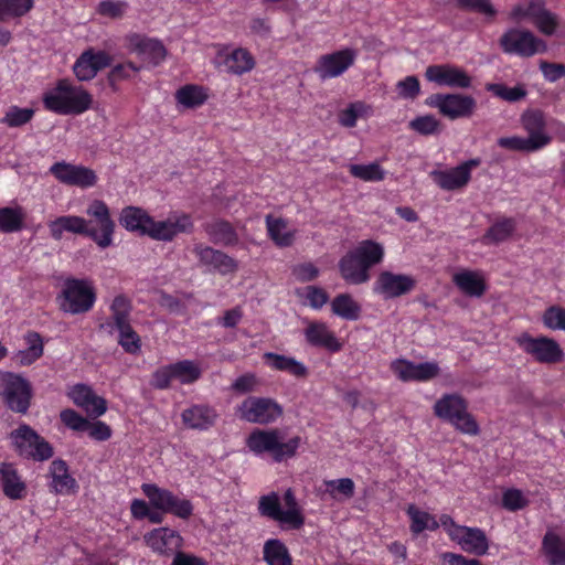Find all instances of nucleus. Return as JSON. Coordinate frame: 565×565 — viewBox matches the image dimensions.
<instances>
[{"instance_id":"obj_36","label":"nucleus","mask_w":565,"mask_h":565,"mask_svg":"<svg viewBox=\"0 0 565 565\" xmlns=\"http://www.w3.org/2000/svg\"><path fill=\"white\" fill-rule=\"evenodd\" d=\"M50 473L52 477V487L56 493L74 492L77 484L75 479L70 476L68 467L64 460L56 459L52 461Z\"/></svg>"},{"instance_id":"obj_27","label":"nucleus","mask_w":565,"mask_h":565,"mask_svg":"<svg viewBox=\"0 0 565 565\" xmlns=\"http://www.w3.org/2000/svg\"><path fill=\"white\" fill-rule=\"evenodd\" d=\"M341 277L353 285H361L370 279V274L363 267L354 250L348 252L339 262Z\"/></svg>"},{"instance_id":"obj_53","label":"nucleus","mask_w":565,"mask_h":565,"mask_svg":"<svg viewBox=\"0 0 565 565\" xmlns=\"http://www.w3.org/2000/svg\"><path fill=\"white\" fill-rule=\"evenodd\" d=\"M63 217L67 225V232L86 235L94 241L97 239V228L90 226L92 221H86L85 218L76 215H65Z\"/></svg>"},{"instance_id":"obj_23","label":"nucleus","mask_w":565,"mask_h":565,"mask_svg":"<svg viewBox=\"0 0 565 565\" xmlns=\"http://www.w3.org/2000/svg\"><path fill=\"white\" fill-rule=\"evenodd\" d=\"M181 418L182 423L190 429L207 430L215 425L218 414L213 407L199 404L185 408Z\"/></svg>"},{"instance_id":"obj_8","label":"nucleus","mask_w":565,"mask_h":565,"mask_svg":"<svg viewBox=\"0 0 565 565\" xmlns=\"http://www.w3.org/2000/svg\"><path fill=\"white\" fill-rule=\"evenodd\" d=\"M426 104L438 108L443 116L451 120L469 118L477 109V100L461 94H434L427 98Z\"/></svg>"},{"instance_id":"obj_25","label":"nucleus","mask_w":565,"mask_h":565,"mask_svg":"<svg viewBox=\"0 0 565 565\" xmlns=\"http://www.w3.org/2000/svg\"><path fill=\"white\" fill-rule=\"evenodd\" d=\"M541 554L546 565H565V534L547 530L542 539Z\"/></svg>"},{"instance_id":"obj_32","label":"nucleus","mask_w":565,"mask_h":565,"mask_svg":"<svg viewBox=\"0 0 565 565\" xmlns=\"http://www.w3.org/2000/svg\"><path fill=\"white\" fill-rule=\"evenodd\" d=\"M467 409L466 401L458 394H447L435 403L434 413L437 417L451 422Z\"/></svg>"},{"instance_id":"obj_58","label":"nucleus","mask_w":565,"mask_h":565,"mask_svg":"<svg viewBox=\"0 0 565 565\" xmlns=\"http://www.w3.org/2000/svg\"><path fill=\"white\" fill-rule=\"evenodd\" d=\"M413 130L420 135H433L438 131L440 122L431 115L419 116L409 122Z\"/></svg>"},{"instance_id":"obj_30","label":"nucleus","mask_w":565,"mask_h":565,"mask_svg":"<svg viewBox=\"0 0 565 565\" xmlns=\"http://www.w3.org/2000/svg\"><path fill=\"white\" fill-rule=\"evenodd\" d=\"M523 128L529 134V139L536 143L541 142L542 148L551 142V137L545 131L544 114L541 110H526L521 116Z\"/></svg>"},{"instance_id":"obj_42","label":"nucleus","mask_w":565,"mask_h":565,"mask_svg":"<svg viewBox=\"0 0 565 565\" xmlns=\"http://www.w3.org/2000/svg\"><path fill=\"white\" fill-rule=\"evenodd\" d=\"M332 312L345 320H356L360 313V306L348 294L334 297L331 302Z\"/></svg>"},{"instance_id":"obj_64","label":"nucleus","mask_w":565,"mask_h":565,"mask_svg":"<svg viewBox=\"0 0 565 565\" xmlns=\"http://www.w3.org/2000/svg\"><path fill=\"white\" fill-rule=\"evenodd\" d=\"M398 95L403 98L414 99L420 90L419 81L416 76H407L396 85Z\"/></svg>"},{"instance_id":"obj_49","label":"nucleus","mask_w":565,"mask_h":565,"mask_svg":"<svg viewBox=\"0 0 565 565\" xmlns=\"http://www.w3.org/2000/svg\"><path fill=\"white\" fill-rule=\"evenodd\" d=\"M371 107L362 102L351 103L345 109L339 114V122L347 128H352L356 125L359 117L369 114Z\"/></svg>"},{"instance_id":"obj_47","label":"nucleus","mask_w":565,"mask_h":565,"mask_svg":"<svg viewBox=\"0 0 565 565\" xmlns=\"http://www.w3.org/2000/svg\"><path fill=\"white\" fill-rule=\"evenodd\" d=\"M486 89L492 93L494 96L509 102L516 103L525 98L527 92L523 85H516L514 87H508L504 84L488 83Z\"/></svg>"},{"instance_id":"obj_54","label":"nucleus","mask_w":565,"mask_h":565,"mask_svg":"<svg viewBox=\"0 0 565 565\" xmlns=\"http://www.w3.org/2000/svg\"><path fill=\"white\" fill-rule=\"evenodd\" d=\"M455 3L461 10L480 13L486 17L493 18L497 14V10L490 0H455Z\"/></svg>"},{"instance_id":"obj_15","label":"nucleus","mask_w":565,"mask_h":565,"mask_svg":"<svg viewBox=\"0 0 565 565\" xmlns=\"http://www.w3.org/2000/svg\"><path fill=\"white\" fill-rule=\"evenodd\" d=\"M110 64L111 58L109 54L104 51L95 52L89 49L78 56L73 65V72L78 81H90L99 71L110 66Z\"/></svg>"},{"instance_id":"obj_7","label":"nucleus","mask_w":565,"mask_h":565,"mask_svg":"<svg viewBox=\"0 0 565 565\" xmlns=\"http://www.w3.org/2000/svg\"><path fill=\"white\" fill-rule=\"evenodd\" d=\"M141 489L150 504L163 513H171L184 520L193 514L191 501L175 495L170 490L159 488L152 483H143Z\"/></svg>"},{"instance_id":"obj_62","label":"nucleus","mask_w":565,"mask_h":565,"mask_svg":"<svg viewBox=\"0 0 565 565\" xmlns=\"http://www.w3.org/2000/svg\"><path fill=\"white\" fill-rule=\"evenodd\" d=\"M126 9L127 3L124 1L105 0L98 4L97 12L100 15L116 19L120 18Z\"/></svg>"},{"instance_id":"obj_39","label":"nucleus","mask_w":565,"mask_h":565,"mask_svg":"<svg viewBox=\"0 0 565 565\" xmlns=\"http://www.w3.org/2000/svg\"><path fill=\"white\" fill-rule=\"evenodd\" d=\"M269 237L279 247H288L294 243L295 232L287 231V222L281 217L266 216Z\"/></svg>"},{"instance_id":"obj_10","label":"nucleus","mask_w":565,"mask_h":565,"mask_svg":"<svg viewBox=\"0 0 565 565\" xmlns=\"http://www.w3.org/2000/svg\"><path fill=\"white\" fill-rule=\"evenodd\" d=\"M238 412L246 422L267 425L278 419L284 411L273 398L249 396L241 404Z\"/></svg>"},{"instance_id":"obj_6","label":"nucleus","mask_w":565,"mask_h":565,"mask_svg":"<svg viewBox=\"0 0 565 565\" xmlns=\"http://www.w3.org/2000/svg\"><path fill=\"white\" fill-rule=\"evenodd\" d=\"M519 348L541 364H556L563 361L564 352L556 340L548 337L533 338L523 332L514 338Z\"/></svg>"},{"instance_id":"obj_18","label":"nucleus","mask_w":565,"mask_h":565,"mask_svg":"<svg viewBox=\"0 0 565 565\" xmlns=\"http://www.w3.org/2000/svg\"><path fill=\"white\" fill-rule=\"evenodd\" d=\"M414 287L415 280L408 275L382 271L375 282L374 290L388 299L406 295Z\"/></svg>"},{"instance_id":"obj_38","label":"nucleus","mask_w":565,"mask_h":565,"mask_svg":"<svg viewBox=\"0 0 565 565\" xmlns=\"http://www.w3.org/2000/svg\"><path fill=\"white\" fill-rule=\"evenodd\" d=\"M361 259L363 267L369 271L373 266L380 264L384 257V248L380 243L371 239L362 241L353 248Z\"/></svg>"},{"instance_id":"obj_20","label":"nucleus","mask_w":565,"mask_h":565,"mask_svg":"<svg viewBox=\"0 0 565 565\" xmlns=\"http://www.w3.org/2000/svg\"><path fill=\"white\" fill-rule=\"evenodd\" d=\"M193 252L203 266H210L222 275L234 273L237 269L236 260L222 250L199 244L194 246Z\"/></svg>"},{"instance_id":"obj_60","label":"nucleus","mask_w":565,"mask_h":565,"mask_svg":"<svg viewBox=\"0 0 565 565\" xmlns=\"http://www.w3.org/2000/svg\"><path fill=\"white\" fill-rule=\"evenodd\" d=\"M450 423L462 434H468L471 436L479 434V426L472 415L467 412V409L463 411V413L460 414L458 418L452 419Z\"/></svg>"},{"instance_id":"obj_48","label":"nucleus","mask_w":565,"mask_h":565,"mask_svg":"<svg viewBox=\"0 0 565 565\" xmlns=\"http://www.w3.org/2000/svg\"><path fill=\"white\" fill-rule=\"evenodd\" d=\"M34 116L33 108H20L18 106H10L6 111L0 122L7 125L10 128H18L26 125L31 121Z\"/></svg>"},{"instance_id":"obj_41","label":"nucleus","mask_w":565,"mask_h":565,"mask_svg":"<svg viewBox=\"0 0 565 565\" xmlns=\"http://www.w3.org/2000/svg\"><path fill=\"white\" fill-rule=\"evenodd\" d=\"M515 230L513 218H502L488 228L482 237L484 244H499L507 241Z\"/></svg>"},{"instance_id":"obj_29","label":"nucleus","mask_w":565,"mask_h":565,"mask_svg":"<svg viewBox=\"0 0 565 565\" xmlns=\"http://www.w3.org/2000/svg\"><path fill=\"white\" fill-rule=\"evenodd\" d=\"M456 287L469 297L480 298L487 290L483 276L479 271L461 270L452 276Z\"/></svg>"},{"instance_id":"obj_52","label":"nucleus","mask_w":565,"mask_h":565,"mask_svg":"<svg viewBox=\"0 0 565 565\" xmlns=\"http://www.w3.org/2000/svg\"><path fill=\"white\" fill-rule=\"evenodd\" d=\"M174 377L182 384H190L195 382L201 376V370L194 364V362L184 360L172 364Z\"/></svg>"},{"instance_id":"obj_16","label":"nucleus","mask_w":565,"mask_h":565,"mask_svg":"<svg viewBox=\"0 0 565 565\" xmlns=\"http://www.w3.org/2000/svg\"><path fill=\"white\" fill-rule=\"evenodd\" d=\"M425 76L429 82L441 86L468 88L471 86V77L463 70L449 65H430L426 68Z\"/></svg>"},{"instance_id":"obj_21","label":"nucleus","mask_w":565,"mask_h":565,"mask_svg":"<svg viewBox=\"0 0 565 565\" xmlns=\"http://www.w3.org/2000/svg\"><path fill=\"white\" fill-rule=\"evenodd\" d=\"M87 214L96 220L99 230H97V239L95 242L102 248L108 247L113 242L115 223L110 218L108 206L100 200H95L87 209Z\"/></svg>"},{"instance_id":"obj_55","label":"nucleus","mask_w":565,"mask_h":565,"mask_svg":"<svg viewBox=\"0 0 565 565\" xmlns=\"http://www.w3.org/2000/svg\"><path fill=\"white\" fill-rule=\"evenodd\" d=\"M543 324L551 330H565V308L548 307L542 317Z\"/></svg>"},{"instance_id":"obj_37","label":"nucleus","mask_w":565,"mask_h":565,"mask_svg":"<svg viewBox=\"0 0 565 565\" xmlns=\"http://www.w3.org/2000/svg\"><path fill=\"white\" fill-rule=\"evenodd\" d=\"M28 349L18 351L13 360L21 366H28L34 363L43 355V340L38 332H28L25 335Z\"/></svg>"},{"instance_id":"obj_22","label":"nucleus","mask_w":565,"mask_h":565,"mask_svg":"<svg viewBox=\"0 0 565 565\" xmlns=\"http://www.w3.org/2000/svg\"><path fill=\"white\" fill-rule=\"evenodd\" d=\"M145 541L154 552L170 555L181 547L183 540L175 530L159 527L146 534Z\"/></svg>"},{"instance_id":"obj_33","label":"nucleus","mask_w":565,"mask_h":565,"mask_svg":"<svg viewBox=\"0 0 565 565\" xmlns=\"http://www.w3.org/2000/svg\"><path fill=\"white\" fill-rule=\"evenodd\" d=\"M306 338L310 344L327 348L332 352L341 349V343L324 323L311 322L306 329Z\"/></svg>"},{"instance_id":"obj_11","label":"nucleus","mask_w":565,"mask_h":565,"mask_svg":"<svg viewBox=\"0 0 565 565\" xmlns=\"http://www.w3.org/2000/svg\"><path fill=\"white\" fill-rule=\"evenodd\" d=\"M479 164V159H470L455 168L433 170L430 177L440 189L456 191L465 188L469 183L472 168Z\"/></svg>"},{"instance_id":"obj_43","label":"nucleus","mask_w":565,"mask_h":565,"mask_svg":"<svg viewBox=\"0 0 565 565\" xmlns=\"http://www.w3.org/2000/svg\"><path fill=\"white\" fill-rule=\"evenodd\" d=\"M110 310L116 329L128 330V326H130L129 317L131 311L130 300L124 295L116 296L110 306Z\"/></svg>"},{"instance_id":"obj_24","label":"nucleus","mask_w":565,"mask_h":565,"mask_svg":"<svg viewBox=\"0 0 565 565\" xmlns=\"http://www.w3.org/2000/svg\"><path fill=\"white\" fill-rule=\"evenodd\" d=\"M129 41L131 50L152 66L158 65L166 57V49L158 40L134 34Z\"/></svg>"},{"instance_id":"obj_2","label":"nucleus","mask_w":565,"mask_h":565,"mask_svg":"<svg viewBox=\"0 0 565 565\" xmlns=\"http://www.w3.org/2000/svg\"><path fill=\"white\" fill-rule=\"evenodd\" d=\"M284 434L278 428L254 429L249 434L246 445L250 451L257 455L269 452L275 461L280 462L294 457L301 443L299 436H295L288 441H284Z\"/></svg>"},{"instance_id":"obj_19","label":"nucleus","mask_w":565,"mask_h":565,"mask_svg":"<svg viewBox=\"0 0 565 565\" xmlns=\"http://www.w3.org/2000/svg\"><path fill=\"white\" fill-rule=\"evenodd\" d=\"M68 396L76 406L83 408L92 418H97L107 411L106 399L96 395L94 391L85 384L74 385Z\"/></svg>"},{"instance_id":"obj_46","label":"nucleus","mask_w":565,"mask_h":565,"mask_svg":"<svg viewBox=\"0 0 565 565\" xmlns=\"http://www.w3.org/2000/svg\"><path fill=\"white\" fill-rule=\"evenodd\" d=\"M33 8V0H0V21L25 15Z\"/></svg>"},{"instance_id":"obj_56","label":"nucleus","mask_w":565,"mask_h":565,"mask_svg":"<svg viewBox=\"0 0 565 565\" xmlns=\"http://www.w3.org/2000/svg\"><path fill=\"white\" fill-rule=\"evenodd\" d=\"M60 418L67 428L74 431H86L89 427V420L71 408L62 411Z\"/></svg>"},{"instance_id":"obj_57","label":"nucleus","mask_w":565,"mask_h":565,"mask_svg":"<svg viewBox=\"0 0 565 565\" xmlns=\"http://www.w3.org/2000/svg\"><path fill=\"white\" fill-rule=\"evenodd\" d=\"M258 510L262 515L270 518L276 521L281 510L278 494L271 492L267 495L260 497Z\"/></svg>"},{"instance_id":"obj_4","label":"nucleus","mask_w":565,"mask_h":565,"mask_svg":"<svg viewBox=\"0 0 565 565\" xmlns=\"http://www.w3.org/2000/svg\"><path fill=\"white\" fill-rule=\"evenodd\" d=\"M10 439L15 452L25 459L45 461L53 457V447L31 426L20 425L10 433Z\"/></svg>"},{"instance_id":"obj_5","label":"nucleus","mask_w":565,"mask_h":565,"mask_svg":"<svg viewBox=\"0 0 565 565\" xmlns=\"http://www.w3.org/2000/svg\"><path fill=\"white\" fill-rule=\"evenodd\" d=\"M33 391L31 383L13 372L0 374V397L14 413L26 414L31 405Z\"/></svg>"},{"instance_id":"obj_1","label":"nucleus","mask_w":565,"mask_h":565,"mask_svg":"<svg viewBox=\"0 0 565 565\" xmlns=\"http://www.w3.org/2000/svg\"><path fill=\"white\" fill-rule=\"evenodd\" d=\"M44 107L62 115L82 114L92 105V96L81 86L68 79H60L54 89L43 96Z\"/></svg>"},{"instance_id":"obj_12","label":"nucleus","mask_w":565,"mask_h":565,"mask_svg":"<svg viewBox=\"0 0 565 565\" xmlns=\"http://www.w3.org/2000/svg\"><path fill=\"white\" fill-rule=\"evenodd\" d=\"M449 536L467 553L482 556L487 554L489 550L488 537L484 531L479 527L454 525V527L449 530Z\"/></svg>"},{"instance_id":"obj_51","label":"nucleus","mask_w":565,"mask_h":565,"mask_svg":"<svg viewBox=\"0 0 565 565\" xmlns=\"http://www.w3.org/2000/svg\"><path fill=\"white\" fill-rule=\"evenodd\" d=\"M349 170L354 178L363 181H382L385 178V171L375 162L370 164H351Z\"/></svg>"},{"instance_id":"obj_14","label":"nucleus","mask_w":565,"mask_h":565,"mask_svg":"<svg viewBox=\"0 0 565 565\" xmlns=\"http://www.w3.org/2000/svg\"><path fill=\"white\" fill-rule=\"evenodd\" d=\"M356 53L352 49H344L331 54L320 56L316 72L321 79L338 77L353 65Z\"/></svg>"},{"instance_id":"obj_34","label":"nucleus","mask_w":565,"mask_h":565,"mask_svg":"<svg viewBox=\"0 0 565 565\" xmlns=\"http://www.w3.org/2000/svg\"><path fill=\"white\" fill-rule=\"evenodd\" d=\"M222 65L230 74L243 75L254 68L255 60L247 50L238 47L225 55Z\"/></svg>"},{"instance_id":"obj_44","label":"nucleus","mask_w":565,"mask_h":565,"mask_svg":"<svg viewBox=\"0 0 565 565\" xmlns=\"http://www.w3.org/2000/svg\"><path fill=\"white\" fill-rule=\"evenodd\" d=\"M24 213L22 207H2L0 209V232L13 233L23 226Z\"/></svg>"},{"instance_id":"obj_17","label":"nucleus","mask_w":565,"mask_h":565,"mask_svg":"<svg viewBox=\"0 0 565 565\" xmlns=\"http://www.w3.org/2000/svg\"><path fill=\"white\" fill-rule=\"evenodd\" d=\"M193 223L191 217L186 214H182L178 217H169L166 221L156 222L151 217V224H149L146 235L157 241H172L174 236L180 233L191 232Z\"/></svg>"},{"instance_id":"obj_31","label":"nucleus","mask_w":565,"mask_h":565,"mask_svg":"<svg viewBox=\"0 0 565 565\" xmlns=\"http://www.w3.org/2000/svg\"><path fill=\"white\" fill-rule=\"evenodd\" d=\"M210 241L214 244L225 246L235 245L238 242V235L233 225L222 218H216L203 225Z\"/></svg>"},{"instance_id":"obj_28","label":"nucleus","mask_w":565,"mask_h":565,"mask_svg":"<svg viewBox=\"0 0 565 565\" xmlns=\"http://www.w3.org/2000/svg\"><path fill=\"white\" fill-rule=\"evenodd\" d=\"M263 359L269 367L276 371L286 372L296 379H306L309 375L308 367L292 356L266 352Z\"/></svg>"},{"instance_id":"obj_13","label":"nucleus","mask_w":565,"mask_h":565,"mask_svg":"<svg viewBox=\"0 0 565 565\" xmlns=\"http://www.w3.org/2000/svg\"><path fill=\"white\" fill-rule=\"evenodd\" d=\"M51 173L62 183L79 188L95 185L97 175L94 170L84 166H74L64 161L56 162L50 168Z\"/></svg>"},{"instance_id":"obj_63","label":"nucleus","mask_w":565,"mask_h":565,"mask_svg":"<svg viewBox=\"0 0 565 565\" xmlns=\"http://www.w3.org/2000/svg\"><path fill=\"white\" fill-rule=\"evenodd\" d=\"M534 23L543 34L552 35L558 26V18L551 11H545L540 13Z\"/></svg>"},{"instance_id":"obj_45","label":"nucleus","mask_w":565,"mask_h":565,"mask_svg":"<svg viewBox=\"0 0 565 565\" xmlns=\"http://www.w3.org/2000/svg\"><path fill=\"white\" fill-rule=\"evenodd\" d=\"M175 98L178 103L184 107L195 108L204 104L207 96L202 87L196 85H185L177 90Z\"/></svg>"},{"instance_id":"obj_40","label":"nucleus","mask_w":565,"mask_h":565,"mask_svg":"<svg viewBox=\"0 0 565 565\" xmlns=\"http://www.w3.org/2000/svg\"><path fill=\"white\" fill-rule=\"evenodd\" d=\"M264 561L268 565H292L287 546L277 539H270L264 544Z\"/></svg>"},{"instance_id":"obj_59","label":"nucleus","mask_w":565,"mask_h":565,"mask_svg":"<svg viewBox=\"0 0 565 565\" xmlns=\"http://www.w3.org/2000/svg\"><path fill=\"white\" fill-rule=\"evenodd\" d=\"M407 514L412 520L411 530L413 533H422L429 526V521L431 520V515L429 513L418 510L415 505H409Z\"/></svg>"},{"instance_id":"obj_35","label":"nucleus","mask_w":565,"mask_h":565,"mask_svg":"<svg viewBox=\"0 0 565 565\" xmlns=\"http://www.w3.org/2000/svg\"><path fill=\"white\" fill-rule=\"evenodd\" d=\"M119 223L130 232L146 235V231L151 224V216L140 207L127 206L120 213Z\"/></svg>"},{"instance_id":"obj_61","label":"nucleus","mask_w":565,"mask_h":565,"mask_svg":"<svg viewBox=\"0 0 565 565\" xmlns=\"http://www.w3.org/2000/svg\"><path fill=\"white\" fill-rule=\"evenodd\" d=\"M119 332V344L129 353H136L140 349V338L134 331L131 326H128V330L117 329Z\"/></svg>"},{"instance_id":"obj_3","label":"nucleus","mask_w":565,"mask_h":565,"mask_svg":"<svg viewBox=\"0 0 565 565\" xmlns=\"http://www.w3.org/2000/svg\"><path fill=\"white\" fill-rule=\"evenodd\" d=\"M96 300V292L87 279L66 278L56 296L58 309L70 315L88 312Z\"/></svg>"},{"instance_id":"obj_50","label":"nucleus","mask_w":565,"mask_h":565,"mask_svg":"<svg viewBox=\"0 0 565 565\" xmlns=\"http://www.w3.org/2000/svg\"><path fill=\"white\" fill-rule=\"evenodd\" d=\"M498 145L504 149L523 152H533L542 149L541 142L536 143L534 140H530L527 137L523 138L518 136L499 138Z\"/></svg>"},{"instance_id":"obj_9","label":"nucleus","mask_w":565,"mask_h":565,"mask_svg":"<svg viewBox=\"0 0 565 565\" xmlns=\"http://www.w3.org/2000/svg\"><path fill=\"white\" fill-rule=\"evenodd\" d=\"M500 45L505 53L530 57L547 50L546 43L529 30L510 29L500 38Z\"/></svg>"},{"instance_id":"obj_26","label":"nucleus","mask_w":565,"mask_h":565,"mask_svg":"<svg viewBox=\"0 0 565 565\" xmlns=\"http://www.w3.org/2000/svg\"><path fill=\"white\" fill-rule=\"evenodd\" d=\"M0 481L2 491L11 500H20L26 495V484L22 481L13 463L0 465Z\"/></svg>"}]
</instances>
